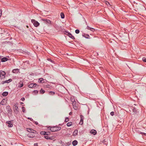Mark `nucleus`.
<instances>
[{
	"instance_id": "de8ad7c7",
	"label": "nucleus",
	"mask_w": 146,
	"mask_h": 146,
	"mask_svg": "<svg viewBox=\"0 0 146 146\" xmlns=\"http://www.w3.org/2000/svg\"><path fill=\"white\" fill-rule=\"evenodd\" d=\"M25 62L27 64H29V61H26Z\"/></svg>"
},
{
	"instance_id": "f704fd0d",
	"label": "nucleus",
	"mask_w": 146,
	"mask_h": 146,
	"mask_svg": "<svg viewBox=\"0 0 146 146\" xmlns=\"http://www.w3.org/2000/svg\"><path fill=\"white\" fill-rule=\"evenodd\" d=\"M33 92L35 94H36L38 93V91L37 90H35Z\"/></svg>"
},
{
	"instance_id": "20e7f679",
	"label": "nucleus",
	"mask_w": 146,
	"mask_h": 146,
	"mask_svg": "<svg viewBox=\"0 0 146 146\" xmlns=\"http://www.w3.org/2000/svg\"><path fill=\"white\" fill-rule=\"evenodd\" d=\"M36 86H38L36 84L31 83L28 85V86L29 88H32L35 87Z\"/></svg>"
},
{
	"instance_id": "3c124183",
	"label": "nucleus",
	"mask_w": 146,
	"mask_h": 146,
	"mask_svg": "<svg viewBox=\"0 0 146 146\" xmlns=\"http://www.w3.org/2000/svg\"><path fill=\"white\" fill-rule=\"evenodd\" d=\"M50 61H51V62H53L52 60H51Z\"/></svg>"
},
{
	"instance_id": "4c0bfd02",
	"label": "nucleus",
	"mask_w": 146,
	"mask_h": 146,
	"mask_svg": "<svg viewBox=\"0 0 146 146\" xmlns=\"http://www.w3.org/2000/svg\"><path fill=\"white\" fill-rule=\"evenodd\" d=\"M90 30L92 32H94L95 31V29L94 28H91L90 29Z\"/></svg>"
},
{
	"instance_id": "393cba45",
	"label": "nucleus",
	"mask_w": 146,
	"mask_h": 146,
	"mask_svg": "<svg viewBox=\"0 0 146 146\" xmlns=\"http://www.w3.org/2000/svg\"><path fill=\"white\" fill-rule=\"evenodd\" d=\"M18 69H16L13 70L12 72L13 73H16L18 72Z\"/></svg>"
},
{
	"instance_id": "79ce46f5",
	"label": "nucleus",
	"mask_w": 146,
	"mask_h": 146,
	"mask_svg": "<svg viewBox=\"0 0 146 146\" xmlns=\"http://www.w3.org/2000/svg\"><path fill=\"white\" fill-rule=\"evenodd\" d=\"M83 121H80L79 122V124L82 125L83 124Z\"/></svg>"
},
{
	"instance_id": "37998d69",
	"label": "nucleus",
	"mask_w": 146,
	"mask_h": 146,
	"mask_svg": "<svg viewBox=\"0 0 146 146\" xmlns=\"http://www.w3.org/2000/svg\"><path fill=\"white\" fill-rule=\"evenodd\" d=\"M33 122H35V123L36 125H38V122L36 121H34Z\"/></svg>"
},
{
	"instance_id": "9d476101",
	"label": "nucleus",
	"mask_w": 146,
	"mask_h": 146,
	"mask_svg": "<svg viewBox=\"0 0 146 146\" xmlns=\"http://www.w3.org/2000/svg\"><path fill=\"white\" fill-rule=\"evenodd\" d=\"M12 121H8L7 122V123L8 124V126L9 127H12L13 126L12 123H11Z\"/></svg>"
},
{
	"instance_id": "09e8293b",
	"label": "nucleus",
	"mask_w": 146,
	"mask_h": 146,
	"mask_svg": "<svg viewBox=\"0 0 146 146\" xmlns=\"http://www.w3.org/2000/svg\"><path fill=\"white\" fill-rule=\"evenodd\" d=\"M72 112H70L69 113V114L70 115H72Z\"/></svg>"
},
{
	"instance_id": "58836bf2",
	"label": "nucleus",
	"mask_w": 146,
	"mask_h": 146,
	"mask_svg": "<svg viewBox=\"0 0 146 146\" xmlns=\"http://www.w3.org/2000/svg\"><path fill=\"white\" fill-rule=\"evenodd\" d=\"M114 112L113 111H112L110 113V114L111 115L113 116L114 115Z\"/></svg>"
},
{
	"instance_id": "1a4fd4ad",
	"label": "nucleus",
	"mask_w": 146,
	"mask_h": 146,
	"mask_svg": "<svg viewBox=\"0 0 146 146\" xmlns=\"http://www.w3.org/2000/svg\"><path fill=\"white\" fill-rule=\"evenodd\" d=\"M12 80L11 79H9L8 80H6L5 81H2V84H4L5 83H9L10 82L12 81Z\"/></svg>"
},
{
	"instance_id": "8fccbe9b",
	"label": "nucleus",
	"mask_w": 146,
	"mask_h": 146,
	"mask_svg": "<svg viewBox=\"0 0 146 146\" xmlns=\"http://www.w3.org/2000/svg\"><path fill=\"white\" fill-rule=\"evenodd\" d=\"M143 133L144 134V135H146V133Z\"/></svg>"
},
{
	"instance_id": "a18cd8bd",
	"label": "nucleus",
	"mask_w": 146,
	"mask_h": 146,
	"mask_svg": "<svg viewBox=\"0 0 146 146\" xmlns=\"http://www.w3.org/2000/svg\"><path fill=\"white\" fill-rule=\"evenodd\" d=\"M2 15V11L1 10H0V17Z\"/></svg>"
},
{
	"instance_id": "f03ea898",
	"label": "nucleus",
	"mask_w": 146,
	"mask_h": 146,
	"mask_svg": "<svg viewBox=\"0 0 146 146\" xmlns=\"http://www.w3.org/2000/svg\"><path fill=\"white\" fill-rule=\"evenodd\" d=\"M31 22L35 27H37L39 25V23L34 19H32Z\"/></svg>"
},
{
	"instance_id": "b1692460",
	"label": "nucleus",
	"mask_w": 146,
	"mask_h": 146,
	"mask_svg": "<svg viewBox=\"0 0 146 146\" xmlns=\"http://www.w3.org/2000/svg\"><path fill=\"white\" fill-rule=\"evenodd\" d=\"M80 121H83V120L84 119V116L83 115H80Z\"/></svg>"
},
{
	"instance_id": "6e6552de",
	"label": "nucleus",
	"mask_w": 146,
	"mask_h": 146,
	"mask_svg": "<svg viewBox=\"0 0 146 146\" xmlns=\"http://www.w3.org/2000/svg\"><path fill=\"white\" fill-rule=\"evenodd\" d=\"M42 20L44 21V23L46 24H50L51 23V21L49 19H44Z\"/></svg>"
},
{
	"instance_id": "ddd939ff",
	"label": "nucleus",
	"mask_w": 146,
	"mask_h": 146,
	"mask_svg": "<svg viewBox=\"0 0 146 146\" xmlns=\"http://www.w3.org/2000/svg\"><path fill=\"white\" fill-rule=\"evenodd\" d=\"M90 133L91 134H93L94 135H95L96 134V133H97V132L96 130H94V129H92L90 131Z\"/></svg>"
},
{
	"instance_id": "412c9836",
	"label": "nucleus",
	"mask_w": 146,
	"mask_h": 146,
	"mask_svg": "<svg viewBox=\"0 0 146 146\" xmlns=\"http://www.w3.org/2000/svg\"><path fill=\"white\" fill-rule=\"evenodd\" d=\"M8 92H4L2 93V95L4 96H6L7 95H8Z\"/></svg>"
},
{
	"instance_id": "2f4dec72",
	"label": "nucleus",
	"mask_w": 146,
	"mask_h": 146,
	"mask_svg": "<svg viewBox=\"0 0 146 146\" xmlns=\"http://www.w3.org/2000/svg\"><path fill=\"white\" fill-rule=\"evenodd\" d=\"M142 60L144 62H146V58L143 57L142 58Z\"/></svg>"
},
{
	"instance_id": "c9c22d12",
	"label": "nucleus",
	"mask_w": 146,
	"mask_h": 146,
	"mask_svg": "<svg viewBox=\"0 0 146 146\" xmlns=\"http://www.w3.org/2000/svg\"><path fill=\"white\" fill-rule=\"evenodd\" d=\"M86 36H84V37L86 38H88V37H89V35L88 34L85 35Z\"/></svg>"
},
{
	"instance_id": "bb28decb",
	"label": "nucleus",
	"mask_w": 146,
	"mask_h": 146,
	"mask_svg": "<svg viewBox=\"0 0 146 146\" xmlns=\"http://www.w3.org/2000/svg\"><path fill=\"white\" fill-rule=\"evenodd\" d=\"M132 110H133V112L136 113L137 112V110L136 108H134V107H132Z\"/></svg>"
},
{
	"instance_id": "39448f33",
	"label": "nucleus",
	"mask_w": 146,
	"mask_h": 146,
	"mask_svg": "<svg viewBox=\"0 0 146 146\" xmlns=\"http://www.w3.org/2000/svg\"><path fill=\"white\" fill-rule=\"evenodd\" d=\"M66 32V35H68L70 38L72 39H75L74 36H73L71 33L69 32Z\"/></svg>"
},
{
	"instance_id": "f8f14e48",
	"label": "nucleus",
	"mask_w": 146,
	"mask_h": 146,
	"mask_svg": "<svg viewBox=\"0 0 146 146\" xmlns=\"http://www.w3.org/2000/svg\"><path fill=\"white\" fill-rule=\"evenodd\" d=\"M23 82L21 81H20L18 84V88H21L23 87Z\"/></svg>"
},
{
	"instance_id": "4468645a",
	"label": "nucleus",
	"mask_w": 146,
	"mask_h": 146,
	"mask_svg": "<svg viewBox=\"0 0 146 146\" xmlns=\"http://www.w3.org/2000/svg\"><path fill=\"white\" fill-rule=\"evenodd\" d=\"M14 108L17 111H19L18 107L17 106V104H15L14 106Z\"/></svg>"
},
{
	"instance_id": "f3484780",
	"label": "nucleus",
	"mask_w": 146,
	"mask_h": 146,
	"mask_svg": "<svg viewBox=\"0 0 146 146\" xmlns=\"http://www.w3.org/2000/svg\"><path fill=\"white\" fill-rule=\"evenodd\" d=\"M6 101V100L5 99H3L1 102L0 104L3 105H4Z\"/></svg>"
},
{
	"instance_id": "7c9ffc66",
	"label": "nucleus",
	"mask_w": 146,
	"mask_h": 146,
	"mask_svg": "<svg viewBox=\"0 0 146 146\" xmlns=\"http://www.w3.org/2000/svg\"><path fill=\"white\" fill-rule=\"evenodd\" d=\"M7 109H8V112L9 111V112L10 111H11V109L10 108V107L9 106H7Z\"/></svg>"
},
{
	"instance_id": "49530a36",
	"label": "nucleus",
	"mask_w": 146,
	"mask_h": 146,
	"mask_svg": "<svg viewBox=\"0 0 146 146\" xmlns=\"http://www.w3.org/2000/svg\"><path fill=\"white\" fill-rule=\"evenodd\" d=\"M34 146H38L37 143H35L34 144Z\"/></svg>"
},
{
	"instance_id": "ea45409f",
	"label": "nucleus",
	"mask_w": 146,
	"mask_h": 146,
	"mask_svg": "<svg viewBox=\"0 0 146 146\" xmlns=\"http://www.w3.org/2000/svg\"><path fill=\"white\" fill-rule=\"evenodd\" d=\"M27 119H29L31 121H34L33 119L32 118H31L28 117Z\"/></svg>"
},
{
	"instance_id": "864d4df0",
	"label": "nucleus",
	"mask_w": 146,
	"mask_h": 146,
	"mask_svg": "<svg viewBox=\"0 0 146 146\" xmlns=\"http://www.w3.org/2000/svg\"><path fill=\"white\" fill-rule=\"evenodd\" d=\"M27 27H28V26H27Z\"/></svg>"
},
{
	"instance_id": "e433bc0d",
	"label": "nucleus",
	"mask_w": 146,
	"mask_h": 146,
	"mask_svg": "<svg viewBox=\"0 0 146 146\" xmlns=\"http://www.w3.org/2000/svg\"><path fill=\"white\" fill-rule=\"evenodd\" d=\"M69 121L68 119V117H66L65 119V121L66 122H67Z\"/></svg>"
},
{
	"instance_id": "6e6d98bb",
	"label": "nucleus",
	"mask_w": 146,
	"mask_h": 146,
	"mask_svg": "<svg viewBox=\"0 0 146 146\" xmlns=\"http://www.w3.org/2000/svg\"><path fill=\"white\" fill-rule=\"evenodd\" d=\"M0 146H1V145H0Z\"/></svg>"
},
{
	"instance_id": "a19ab883",
	"label": "nucleus",
	"mask_w": 146,
	"mask_h": 146,
	"mask_svg": "<svg viewBox=\"0 0 146 146\" xmlns=\"http://www.w3.org/2000/svg\"><path fill=\"white\" fill-rule=\"evenodd\" d=\"M91 28V27H89L88 26H87V27L86 28V29H87L88 30H90V29Z\"/></svg>"
},
{
	"instance_id": "a211bd4d",
	"label": "nucleus",
	"mask_w": 146,
	"mask_h": 146,
	"mask_svg": "<svg viewBox=\"0 0 146 146\" xmlns=\"http://www.w3.org/2000/svg\"><path fill=\"white\" fill-rule=\"evenodd\" d=\"M78 143V142L76 140H75L72 142L73 145L74 146L76 145Z\"/></svg>"
},
{
	"instance_id": "c756f323",
	"label": "nucleus",
	"mask_w": 146,
	"mask_h": 146,
	"mask_svg": "<svg viewBox=\"0 0 146 146\" xmlns=\"http://www.w3.org/2000/svg\"><path fill=\"white\" fill-rule=\"evenodd\" d=\"M44 92H45V91L44 90L42 89L40 90V93L41 94H43Z\"/></svg>"
},
{
	"instance_id": "c03bdc74",
	"label": "nucleus",
	"mask_w": 146,
	"mask_h": 146,
	"mask_svg": "<svg viewBox=\"0 0 146 146\" xmlns=\"http://www.w3.org/2000/svg\"><path fill=\"white\" fill-rule=\"evenodd\" d=\"M21 100L22 101H23L25 100V98H21Z\"/></svg>"
},
{
	"instance_id": "7ed1b4c3",
	"label": "nucleus",
	"mask_w": 146,
	"mask_h": 146,
	"mask_svg": "<svg viewBox=\"0 0 146 146\" xmlns=\"http://www.w3.org/2000/svg\"><path fill=\"white\" fill-rule=\"evenodd\" d=\"M5 72L3 71H1L0 72V77L1 78H5Z\"/></svg>"
},
{
	"instance_id": "a878e982",
	"label": "nucleus",
	"mask_w": 146,
	"mask_h": 146,
	"mask_svg": "<svg viewBox=\"0 0 146 146\" xmlns=\"http://www.w3.org/2000/svg\"><path fill=\"white\" fill-rule=\"evenodd\" d=\"M55 93L53 91H50L49 92V94L50 95H54L55 94Z\"/></svg>"
},
{
	"instance_id": "6ab92c4d",
	"label": "nucleus",
	"mask_w": 146,
	"mask_h": 146,
	"mask_svg": "<svg viewBox=\"0 0 146 146\" xmlns=\"http://www.w3.org/2000/svg\"><path fill=\"white\" fill-rule=\"evenodd\" d=\"M76 103H74V104H72L73 108L75 110H76L78 108L77 106H76Z\"/></svg>"
},
{
	"instance_id": "72a5a7b5",
	"label": "nucleus",
	"mask_w": 146,
	"mask_h": 146,
	"mask_svg": "<svg viewBox=\"0 0 146 146\" xmlns=\"http://www.w3.org/2000/svg\"><path fill=\"white\" fill-rule=\"evenodd\" d=\"M22 111L23 112H25V108L24 107H22Z\"/></svg>"
},
{
	"instance_id": "f257e3e1",
	"label": "nucleus",
	"mask_w": 146,
	"mask_h": 146,
	"mask_svg": "<svg viewBox=\"0 0 146 146\" xmlns=\"http://www.w3.org/2000/svg\"><path fill=\"white\" fill-rule=\"evenodd\" d=\"M61 129V127H52L50 129L51 131L54 132L60 130Z\"/></svg>"
},
{
	"instance_id": "5701e85b",
	"label": "nucleus",
	"mask_w": 146,
	"mask_h": 146,
	"mask_svg": "<svg viewBox=\"0 0 146 146\" xmlns=\"http://www.w3.org/2000/svg\"><path fill=\"white\" fill-rule=\"evenodd\" d=\"M38 82L40 83H44L43 79L42 78H40L39 79L38 81Z\"/></svg>"
},
{
	"instance_id": "c85d7f7f",
	"label": "nucleus",
	"mask_w": 146,
	"mask_h": 146,
	"mask_svg": "<svg viewBox=\"0 0 146 146\" xmlns=\"http://www.w3.org/2000/svg\"><path fill=\"white\" fill-rule=\"evenodd\" d=\"M72 125V123L71 122H68L67 124V125L68 127H69L71 126Z\"/></svg>"
},
{
	"instance_id": "aec40b11",
	"label": "nucleus",
	"mask_w": 146,
	"mask_h": 146,
	"mask_svg": "<svg viewBox=\"0 0 146 146\" xmlns=\"http://www.w3.org/2000/svg\"><path fill=\"white\" fill-rule=\"evenodd\" d=\"M78 133V131L76 129L75 130L73 134V135L74 136H76L77 135Z\"/></svg>"
},
{
	"instance_id": "cd10ccee",
	"label": "nucleus",
	"mask_w": 146,
	"mask_h": 146,
	"mask_svg": "<svg viewBox=\"0 0 146 146\" xmlns=\"http://www.w3.org/2000/svg\"><path fill=\"white\" fill-rule=\"evenodd\" d=\"M60 16L62 19H64V15L63 13H60Z\"/></svg>"
},
{
	"instance_id": "5fc2aeb1",
	"label": "nucleus",
	"mask_w": 146,
	"mask_h": 146,
	"mask_svg": "<svg viewBox=\"0 0 146 146\" xmlns=\"http://www.w3.org/2000/svg\"><path fill=\"white\" fill-rule=\"evenodd\" d=\"M55 27L56 28V26H55Z\"/></svg>"
},
{
	"instance_id": "2eb2a0df",
	"label": "nucleus",
	"mask_w": 146,
	"mask_h": 146,
	"mask_svg": "<svg viewBox=\"0 0 146 146\" xmlns=\"http://www.w3.org/2000/svg\"><path fill=\"white\" fill-rule=\"evenodd\" d=\"M8 60V58L6 57H4L1 59V61L2 62H6Z\"/></svg>"
},
{
	"instance_id": "603ef678",
	"label": "nucleus",
	"mask_w": 146,
	"mask_h": 146,
	"mask_svg": "<svg viewBox=\"0 0 146 146\" xmlns=\"http://www.w3.org/2000/svg\"><path fill=\"white\" fill-rule=\"evenodd\" d=\"M21 104H23V103H21Z\"/></svg>"
},
{
	"instance_id": "423d86ee",
	"label": "nucleus",
	"mask_w": 146,
	"mask_h": 146,
	"mask_svg": "<svg viewBox=\"0 0 146 146\" xmlns=\"http://www.w3.org/2000/svg\"><path fill=\"white\" fill-rule=\"evenodd\" d=\"M40 134L43 135H49L50 134V133L49 132H45V131H41L40 132Z\"/></svg>"
},
{
	"instance_id": "9b49d317",
	"label": "nucleus",
	"mask_w": 146,
	"mask_h": 146,
	"mask_svg": "<svg viewBox=\"0 0 146 146\" xmlns=\"http://www.w3.org/2000/svg\"><path fill=\"white\" fill-rule=\"evenodd\" d=\"M27 136L29 138H33L35 135L34 134L32 133H30L28 134L27 135Z\"/></svg>"
},
{
	"instance_id": "0eeeda50",
	"label": "nucleus",
	"mask_w": 146,
	"mask_h": 146,
	"mask_svg": "<svg viewBox=\"0 0 146 146\" xmlns=\"http://www.w3.org/2000/svg\"><path fill=\"white\" fill-rule=\"evenodd\" d=\"M44 138L47 139H49L51 140H52L54 139V136L49 137L48 136H44Z\"/></svg>"
},
{
	"instance_id": "473e14b6",
	"label": "nucleus",
	"mask_w": 146,
	"mask_h": 146,
	"mask_svg": "<svg viewBox=\"0 0 146 146\" xmlns=\"http://www.w3.org/2000/svg\"><path fill=\"white\" fill-rule=\"evenodd\" d=\"M75 33L76 34H78L80 32V31L78 29H76L75 31Z\"/></svg>"
},
{
	"instance_id": "dca6fc26",
	"label": "nucleus",
	"mask_w": 146,
	"mask_h": 146,
	"mask_svg": "<svg viewBox=\"0 0 146 146\" xmlns=\"http://www.w3.org/2000/svg\"><path fill=\"white\" fill-rule=\"evenodd\" d=\"M27 131L30 133H34L33 132L34 130L30 128H27Z\"/></svg>"
},
{
	"instance_id": "4be33fe9",
	"label": "nucleus",
	"mask_w": 146,
	"mask_h": 146,
	"mask_svg": "<svg viewBox=\"0 0 146 146\" xmlns=\"http://www.w3.org/2000/svg\"><path fill=\"white\" fill-rule=\"evenodd\" d=\"M70 100L72 102V104H74L76 103L75 99L73 98H70Z\"/></svg>"
}]
</instances>
